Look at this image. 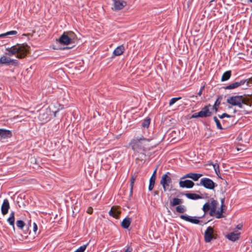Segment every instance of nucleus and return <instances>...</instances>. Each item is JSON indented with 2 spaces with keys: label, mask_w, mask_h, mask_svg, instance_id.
<instances>
[{
  "label": "nucleus",
  "mask_w": 252,
  "mask_h": 252,
  "mask_svg": "<svg viewBox=\"0 0 252 252\" xmlns=\"http://www.w3.org/2000/svg\"><path fill=\"white\" fill-rule=\"evenodd\" d=\"M231 71L230 70L226 71L223 73L221 79H229L231 77Z\"/></svg>",
  "instance_id": "28"
},
{
  "label": "nucleus",
  "mask_w": 252,
  "mask_h": 252,
  "mask_svg": "<svg viewBox=\"0 0 252 252\" xmlns=\"http://www.w3.org/2000/svg\"><path fill=\"white\" fill-rule=\"evenodd\" d=\"M239 236L240 233L236 231L227 234V238L231 241H235L239 239Z\"/></svg>",
  "instance_id": "20"
},
{
  "label": "nucleus",
  "mask_w": 252,
  "mask_h": 252,
  "mask_svg": "<svg viewBox=\"0 0 252 252\" xmlns=\"http://www.w3.org/2000/svg\"><path fill=\"white\" fill-rule=\"evenodd\" d=\"M93 208L92 207H89L87 209V212L88 214H91L93 213Z\"/></svg>",
  "instance_id": "43"
},
{
  "label": "nucleus",
  "mask_w": 252,
  "mask_h": 252,
  "mask_svg": "<svg viewBox=\"0 0 252 252\" xmlns=\"http://www.w3.org/2000/svg\"><path fill=\"white\" fill-rule=\"evenodd\" d=\"M197 185L203 186L204 188L209 189H213L215 187V183L210 179L203 178L201 179L200 184Z\"/></svg>",
  "instance_id": "7"
},
{
  "label": "nucleus",
  "mask_w": 252,
  "mask_h": 252,
  "mask_svg": "<svg viewBox=\"0 0 252 252\" xmlns=\"http://www.w3.org/2000/svg\"><path fill=\"white\" fill-rule=\"evenodd\" d=\"M211 107L210 105L206 106L199 112L195 113L192 115L191 118H196L198 117L204 118L210 116L212 115V112L209 110V107Z\"/></svg>",
  "instance_id": "6"
},
{
  "label": "nucleus",
  "mask_w": 252,
  "mask_h": 252,
  "mask_svg": "<svg viewBox=\"0 0 252 252\" xmlns=\"http://www.w3.org/2000/svg\"><path fill=\"white\" fill-rule=\"evenodd\" d=\"M202 91L201 90H200L199 92L198 93V95L200 96L202 94Z\"/></svg>",
  "instance_id": "49"
},
{
  "label": "nucleus",
  "mask_w": 252,
  "mask_h": 252,
  "mask_svg": "<svg viewBox=\"0 0 252 252\" xmlns=\"http://www.w3.org/2000/svg\"><path fill=\"white\" fill-rule=\"evenodd\" d=\"M17 33L16 31H11L0 34V38H3L7 35H14Z\"/></svg>",
  "instance_id": "26"
},
{
  "label": "nucleus",
  "mask_w": 252,
  "mask_h": 252,
  "mask_svg": "<svg viewBox=\"0 0 252 252\" xmlns=\"http://www.w3.org/2000/svg\"><path fill=\"white\" fill-rule=\"evenodd\" d=\"M205 88V85H203L202 87H201V88H200V90H201V91H203V90H204Z\"/></svg>",
  "instance_id": "51"
},
{
  "label": "nucleus",
  "mask_w": 252,
  "mask_h": 252,
  "mask_svg": "<svg viewBox=\"0 0 252 252\" xmlns=\"http://www.w3.org/2000/svg\"><path fill=\"white\" fill-rule=\"evenodd\" d=\"M202 176V174H198V173H189L186 175H185L184 176L182 177L181 178L182 179H184L185 178H191L194 181H197L199 178Z\"/></svg>",
  "instance_id": "18"
},
{
  "label": "nucleus",
  "mask_w": 252,
  "mask_h": 252,
  "mask_svg": "<svg viewBox=\"0 0 252 252\" xmlns=\"http://www.w3.org/2000/svg\"><path fill=\"white\" fill-rule=\"evenodd\" d=\"M237 151H241V150H243V149H242V148H237Z\"/></svg>",
  "instance_id": "52"
},
{
  "label": "nucleus",
  "mask_w": 252,
  "mask_h": 252,
  "mask_svg": "<svg viewBox=\"0 0 252 252\" xmlns=\"http://www.w3.org/2000/svg\"><path fill=\"white\" fill-rule=\"evenodd\" d=\"M176 210L178 213H183L186 211V209L184 206L179 205L176 207Z\"/></svg>",
  "instance_id": "27"
},
{
  "label": "nucleus",
  "mask_w": 252,
  "mask_h": 252,
  "mask_svg": "<svg viewBox=\"0 0 252 252\" xmlns=\"http://www.w3.org/2000/svg\"><path fill=\"white\" fill-rule=\"evenodd\" d=\"M33 232L36 233V232L37 231V226L36 225V224L35 223V222H33Z\"/></svg>",
  "instance_id": "41"
},
{
  "label": "nucleus",
  "mask_w": 252,
  "mask_h": 252,
  "mask_svg": "<svg viewBox=\"0 0 252 252\" xmlns=\"http://www.w3.org/2000/svg\"><path fill=\"white\" fill-rule=\"evenodd\" d=\"M150 124V119L146 118L142 123V126L144 127H148Z\"/></svg>",
  "instance_id": "33"
},
{
  "label": "nucleus",
  "mask_w": 252,
  "mask_h": 252,
  "mask_svg": "<svg viewBox=\"0 0 252 252\" xmlns=\"http://www.w3.org/2000/svg\"><path fill=\"white\" fill-rule=\"evenodd\" d=\"M183 203V201L181 199L178 198H174L170 202V205L172 206H175L178 205H180Z\"/></svg>",
  "instance_id": "24"
},
{
  "label": "nucleus",
  "mask_w": 252,
  "mask_h": 252,
  "mask_svg": "<svg viewBox=\"0 0 252 252\" xmlns=\"http://www.w3.org/2000/svg\"><path fill=\"white\" fill-rule=\"evenodd\" d=\"M65 33L69 37H70L71 41L72 42V40L76 37L75 33L72 32H68Z\"/></svg>",
  "instance_id": "36"
},
{
  "label": "nucleus",
  "mask_w": 252,
  "mask_h": 252,
  "mask_svg": "<svg viewBox=\"0 0 252 252\" xmlns=\"http://www.w3.org/2000/svg\"><path fill=\"white\" fill-rule=\"evenodd\" d=\"M16 225L18 228L22 229L25 225V223L22 220H18L16 221Z\"/></svg>",
  "instance_id": "32"
},
{
  "label": "nucleus",
  "mask_w": 252,
  "mask_h": 252,
  "mask_svg": "<svg viewBox=\"0 0 252 252\" xmlns=\"http://www.w3.org/2000/svg\"><path fill=\"white\" fill-rule=\"evenodd\" d=\"M180 218L187 221H189L194 224H198L200 222V220L196 218L195 217H191L186 215H181Z\"/></svg>",
  "instance_id": "14"
},
{
  "label": "nucleus",
  "mask_w": 252,
  "mask_h": 252,
  "mask_svg": "<svg viewBox=\"0 0 252 252\" xmlns=\"http://www.w3.org/2000/svg\"><path fill=\"white\" fill-rule=\"evenodd\" d=\"M30 47L27 44H17L11 47L7 48L6 53L9 56L16 54V57L19 59L25 58L29 52Z\"/></svg>",
  "instance_id": "2"
},
{
  "label": "nucleus",
  "mask_w": 252,
  "mask_h": 252,
  "mask_svg": "<svg viewBox=\"0 0 252 252\" xmlns=\"http://www.w3.org/2000/svg\"><path fill=\"white\" fill-rule=\"evenodd\" d=\"M213 119L216 124L217 128L220 129H223L220 124V121L218 120V119L216 116L214 117Z\"/></svg>",
  "instance_id": "31"
},
{
  "label": "nucleus",
  "mask_w": 252,
  "mask_h": 252,
  "mask_svg": "<svg viewBox=\"0 0 252 252\" xmlns=\"http://www.w3.org/2000/svg\"><path fill=\"white\" fill-rule=\"evenodd\" d=\"M154 186H155V184L149 183V188H148L149 190H152L153 189Z\"/></svg>",
  "instance_id": "42"
},
{
  "label": "nucleus",
  "mask_w": 252,
  "mask_h": 252,
  "mask_svg": "<svg viewBox=\"0 0 252 252\" xmlns=\"http://www.w3.org/2000/svg\"><path fill=\"white\" fill-rule=\"evenodd\" d=\"M157 168H156L155 170V171H154V172H153V174L152 175V176H154V177H156V173H157Z\"/></svg>",
  "instance_id": "45"
},
{
  "label": "nucleus",
  "mask_w": 252,
  "mask_h": 252,
  "mask_svg": "<svg viewBox=\"0 0 252 252\" xmlns=\"http://www.w3.org/2000/svg\"><path fill=\"white\" fill-rule=\"evenodd\" d=\"M226 102L232 106H237L242 108L243 104L247 103V99L242 95H234L229 97Z\"/></svg>",
  "instance_id": "4"
},
{
  "label": "nucleus",
  "mask_w": 252,
  "mask_h": 252,
  "mask_svg": "<svg viewBox=\"0 0 252 252\" xmlns=\"http://www.w3.org/2000/svg\"><path fill=\"white\" fill-rule=\"evenodd\" d=\"M213 228L208 227L204 233V239L206 242H210L213 238Z\"/></svg>",
  "instance_id": "11"
},
{
  "label": "nucleus",
  "mask_w": 252,
  "mask_h": 252,
  "mask_svg": "<svg viewBox=\"0 0 252 252\" xmlns=\"http://www.w3.org/2000/svg\"><path fill=\"white\" fill-rule=\"evenodd\" d=\"M158 191L156 190L154 192V195H158Z\"/></svg>",
  "instance_id": "47"
},
{
  "label": "nucleus",
  "mask_w": 252,
  "mask_h": 252,
  "mask_svg": "<svg viewBox=\"0 0 252 252\" xmlns=\"http://www.w3.org/2000/svg\"><path fill=\"white\" fill-rule=\"evenodd\" d=\"M137 176L136 175H133L132 176L130 179V192H132L133 187L134 186V182L136 180Z\"/></svg>",
  "instance_id": "29"
},
{
  "label": "nucleus",
  "mask_w": 252,
  "mask_h": 252,
  "mask_svg": "<svg viewBox=\"0 0 252 252\" xmlns=\"http://www.w3.org/2000/svg\"><path fill=\"white\" fill-rule=\"evenodd\" d=\"M245 83V81L241 80L240 82H236L232 83L228 86H227L225 89L227 90H231L236 88L240 86L243 85Z\"/></svg>",
  "instance_id": "21"
},
{
  "label": "nucleus",
  "mask_w": 252,
  "mask_h": 252,
  "mask_svg": "<svg viewBox=\"0 0 252 252\" xmlns=\"http://www.w3.org/2000/svg\"><path fill=\"white\" fill-rule=\"evenodd\" d=\"M10 208L9 201L7 199H4L2 205L1 206V211L3 215H5L8 213Z\"/></svg>",
  "instance_id": "15"
},
{
  "label": "nucleus",
  "mask_w": 252,
  "mask_h": 252,
  "mask_svg": "<svg viewBox=\"0 0 252 252\" xmlns=\"http://www.w3.org/2000/svg\"><path fill=\"white\" fill-rule=\"evenodd\" d=\"M15 213L14 212L12 211L10 214V216L7 219V221L9 223L10 225H11L14 230L15 227H14V221H15Z\"/></svg>",
  "instance_id": "23"
},
{
  "label": "nucleus",
  "mask_w": 252,
  "mask_h": 252,
  "mask_svg": "<svg viewBox=\"0 0 252 252\" xmlns=\"http://www.w3.org/2000/svg\"><path fill=\"white\" fill-rule=\"evenodd\" d=\"M214 170L216 174L218 175V173L220 172L219 165L218 163L213 164Z\"/></svg>",
  "instance_id": "38"
},
{
  "label": "nucleus",
  "mask_w": 252,
  "mask_h": 252,
  "mask_svg": "<svg viewBox=\"0 0 252 252\" xmlns=\"http://www.w3.org/2000/svg\"><path fill=\"white\" fill-rule=\"evenodd\" d=\"M225 117L230 118L231 116L229 115H228V114H227L226 113H223V114H222L221 115H219V118L220 119H223V118H224Z\"/></svg>",
  "instance_id": "39"
},
{
  "label": "nucleus",
  "mask_w": 252,
  "mask_h": 252,
  "mask_svg": "<svg viewBox=\"0 0 252 252\" xmlns=\"http://www.w3.org/2000/svg\"><path fill=\"white\" fill-rule=\"evenodd\" d=\"M247 76L246 77H247V79H252V76H250V74H246Z\"/></svg>",
  "instance_id": "46"
},
{
  "label": "nucleus",
  "mask_w": 252,
  "mask_h": 252,
  "mask_svg": "<svg viewBox=\"0 0 252 252\" xmlns=\"http://www.w3.org/2000/svg\"><path fill=\"white\" fill-rule=\"evenodd\" d=\"M186 196L189 199H192V200H196V199L201 198V197L200 195L196 194L195 193H186Z\"/></svg>",
  "instance_id": "25"
},
{
  "label": "nucleus",
  "mask_w": 252,
  "mask_h": 252,
  "mask_svg": "<svg viewBox=\"0 0 252 252\" xmlns=\"http://www.w3.org/2000/svg\"><path fill=\"white\" fill-rule=\"evenodd\" d=\"M12 136V132L10 130L0 129V140L10 138Z\"/></svg>",
  "instance_id": "17"
},
{
  "label": "nucleus",
  "mask_w": 252,
  "mask_h": 252,
  "mask_svg": "<svg viewBox=\"0 0 252 252\" xmlns=\"http://www.w3.org/2000/svg\"><path fill=\"white\" fill-rule=\"evenodd\" d=\"M125 47L123 45H121L117 47L113 51V55L114 56H119L123 54L125 51Z\"/></svg>",
  "instance_id": "19"
},
{
  "label": "nucleus",
  "mask_w": 252,
  "mask_h": 252,
  "mask_svg": "<svg viewBox=\"0 0 252 252\" xmlns=\"http://www.w3.org/2000/svg\"><path fill=\"white\" fill-rule=\"evenodd\" d=\"M226 80H224V79H223V80H221L222 81H225Z\"/></svg>",
  "instance_id": "55"
},
{
  "label": "nucleus",
  "mask_w": 252,
  "mask_h": 252,
  "mask_svg": "<svg viewBox=\"0 0 252 252\" xmlns=\"http://www.w3.org/2000/svg\"><path fill=\"white\" fill-rule=\"evenodd\" d=\"M150 140L142 137L134 138L130 142V144L132 150L135 152V155L138 158H141L142 160L145 158L146 155L144 152L149 150V143Z\"/></svg>",
  "instance_id": "1"
},
{
  "label": "nucleus",
  "mask_w": 252,
  "mask_h": 252,
  "mask_svg": "<svg viewBox=\"0 0 252 252\" xmlns=\"http://www.w3.org/2000/svg\"><path fill=\"white\" fill-rule=\"evenodd\" d=\"M51 115V111L49 109L42 110L39 115V119L43 122L47 121L49 119V116Z\"/></svg>",
  "instance_id": "10"
},
{
  "label": "nucleus",
  "mask_w": 252,
  "mask_h": 252,
  "mask_svg": "<svg viewBox=\"0 0 252 252\" xmlns=\"http://www.w3.org/2000/svg\"><path fill=\"white\" fill-rule=\"evenodd\" d=\"M132 250V249L131 247H128L126 248V249L125 250L124 252H131Z\"/></svg>",
  "instance_id": "44"
},
{
  "label": "nucleus",
  "mask_w": 252,
  "mask_h": 252,
  "mask_svg": "<svg viewBox=\"0 0 252 252\" xmlns=\"http://www.w3.org/2000/svg\"><path fill=\"white\" fill-rule=\"evenodd\" d=\"M19 62L17 60L11 59L10 57L3 55L0 58V64L7 66H17Z\"/></svg>",
  "instance_id": "5"
},
{
  "label": "nucleus",
  "mask_w": 252,
  "mask_h": 252,
  "mask_svg": "<svg viewBox=\"0 0 252 252\" xmlns=\"http://www.w3.org/2000/svg\"><path fill=\"white\" fill-rule=\"evenodd\" d=\"M237 139H238V140H241V138H240V136H239L237 137Z\"/></svg>",
  "instance_id": "54"
},
{
  "label": "nucleus",
  "mask_w": 252,
  "mask_h": 252,
  "mask_svg": "<svg viewBox=\"0 0 252 252\" xmlns=\"http://www.w3.org/2000/svg\"><path fill=\"white\" fill-rule=\"evenodd\" d=\"M58 41L61 44L63 45H68L72 43L70 37H69L65 32H63L59 38Z\"/></svg>",
  "instance_id": "12"
},
{
  "label": "nucleus",
  "mask_w": 252,
  "mask_h": 252,
  "mask_svg": "<svg viewBox=\"0 0 252 252\" xmlns=\"http://www.w3.org/2000/svg\"><path fill=\"white\" fill-rule=\"evenodd\" d=\"M156 179V177H154V176H152L151 177L150 179V183H149L155 184Z\"/></svg>",
  "instance_id": "40"
},
{
  "label": "nucleus",
  "mask_w": 252,
  "mask_h": 252,
  "mask_svg": "<svg viewBox=\"0 0 252 252\" xmlns=\"http://www.w3.org/2000/svg\"><path fill=\"white\" fill-rule=\"evenodd\" d=\"M112 9L115 11L123 9L126 5L127 2L125 0H112Z\"/></svg>",
  "instance_id": "8"
},
{
  "label": "nucleus",
  "mask_w": 252,
  "mask_h": 252,
  "mask_svg": "<svg viewBox=\"0 0 252 252\" xmlns=\"http://www.w3.org/2000/svg\"><path fill=\"white\" fill-rule=\"evenodd\" d=\"M250 1L251 2H252V0H250Z\"/></svg>",
  "instance_id": "56"
},
{
  "label": "nucleus",
  "mask_w": 252,
  "mask_h": 252,
  "mask_svg": "<svg viewBox=\"0 0 252 252\" xmlns=\"http://www.w3.org/2000/svg\"><path fill=\"white\" fill-rule=\"evenodd\" d=\"M131 222V219L128 217L126 218L123 220L121 223V226L125 229H127Z\"/></svg>",
  "instance_id": "22"
},
{
  "label": "nucleus",
  "mask_w": 252,
  "mask_h": 252,
  "mask_svg": "<svg viewBox=\"0 0 252 252\" xmlns=\"http://www.w3.org/2000/svg\"><path fill=\"white\" fill-rule=\"evenodd\" d=\"M194 185V183L189 180H186L185 181H180L179 182V186L182 188H191Z\"/></svg>",
  "instance_id": "16"
},
{
  "label": "nucleus",
  "mask_w": 252,
  "mask_h": 252,
  "mask_svg": "<svg viewBox=\"0 0 252 252\" xmlns=\"http://www.w3.org/2000/svg\"><path fill=\"white\" fill-rule=\"evenodd\" d=\"M31 160H32V161H31L32 162H34L35 163H36V159L35 158H32Z\"/></svg>",
  "instance_id": "48"
},
{
  "label": "nucleus",
  "mask_w": 252,
  "mask_h": 252,
  "mask_svg": "<svg viewBox=\"0 0 252 252\" xmlns=\"http://www.w3.org/2000/svg\"><path fill=\"white\" fill-rule=\"evenodd\" d=\"M57 112H58V111H55V112H54V117H56V113H57Z\"/></svg>",
  "instance_id": "53"
},
{
  "label": "nucleus",
  "mask_w": 252,
  "mask_h": 252,
  "mask_svg": "<svg viewBox=\"0 0 252 252\" xmlns=\"http://www.w3.org/2000/svg\"><path fill=\"white\" fill-rule=\"evenodd\" d=\"M242 226L241 225L239 224L237 225V228H238V229H240L241 228Z\"/></svg>",
  "instance_id": "50"
},
{
  "label": "nucleus",
  "mask_w": 252,
  "mask_h": 252,
  "mask_svg": "<svg viewBox=\"0 0 252 252\" xmlns=\"http://www.w3.org/2000/svg\"><path fill=\"white\" fill-rule=\"evenodd\" d=\"M168 174L169 172L163 175L160 181V184L163 187L165 191L168 189L169 185L171 183V178L168 176Z\"/></svg>",
  "instance_id": "9"
},
{
  "label": "nucleus",
  "mask_w": 252,
  "mask_h": 252,
  "mask_svg": "<svg viewBox=\"0 0 252 252\" xmlns=\"http://www.w3.org/2000/svg\"><path fill=\"white\" fill-rule=\"evenodd\" d=\"M182 98L181 97H174L172 98L169 101V104L170 106L174 104L177 101L181 99Z\"/></svg>",
  "instance_id": "34"
},
{
  "label": "nucleus",
  "mask_w": 252,
  "mask_h": 252,
  "mask_svg": "<svg viewBox=\"0 0 252 252\" xmlns=\"http://www.w3.org/2000/svg\"><path fill=\"white\" fill-rule=\"evenodd\" d=\"M203 211L204 212V215L209 210H210V205L209 203H206L203 206Z\"/></svg>",
  "instance_id": "30"
},
{
  "label": "nucleus",
  "mask_w": 252,
  "mask_h": 252,
  "mask_svg": "<svg viewBox=\"0 0 252 252\" xmlns=\"http://www.w3.org/2000/svg\"><path fill=\"white\" fill-rule=\"evenodd\" d=\"M224 198H222L221 200V206L220 208L217 211H216L217 208L219 205V203L217 200H213L209 203L210 205V212L209 215L211 216H215L216 218L220 219L224 217L222 213L223 212V207L224 205Z\"/></svg>",
  "instance_id": "3"
},
{
  "label": "nucleus",
  "mask_w": 252,
  "mask_h": 252,
  "mask_svg": "<svg viewBox=\"0 0 252 252\" xmlns=\"http://www.w3.org/2000/svg\"><path fill=\"white\" fill-rule=\"evenodd\" d=\"M87 245L88 244L81 246L78 249H77L74 252H84V251L86 249Z\"/></svg>",
  "instance_id": "35"
},
{
  "label": "nucleus",
  "mask_w": 252,
  "mask_h": 252,
  "mask_svg": "<svg viewBox=\"0 0 252 252\" xmlns=\"http://www.w3.org/2000/svg\"><path fill=\"white\" fill-rule=\"evenodd\" d=\"M121 212L118 206H113L109 212V214L116 219H119Z\"/></svg>",
  "instance_id": "13"
},
{
  "label": "nucleus",
  "mask_w": 252,
  "mask_h": 252,
  "mask_svg": "<svg viewBox=\"0 0 252 252\" xmlns=\"http://www.w3.org/2000/svg\"><path fill=\"white\" fill-rule=\"evenodd\" d=\"M221 96H220L218 98V99L216 100V101H215V103L214 104V107L216 109V110H217V106H219V105L220 104V101H221Z\"/></svg>",
  "instance_id": "37"
}]
</instances>
